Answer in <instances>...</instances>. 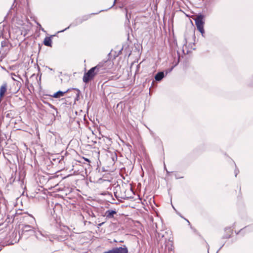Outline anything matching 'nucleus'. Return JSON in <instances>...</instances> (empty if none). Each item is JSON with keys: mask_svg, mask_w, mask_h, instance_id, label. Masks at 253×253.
Masks as SVG:
<instances>
[{"mask_svg": "<svg viewBox=\"0 0 253 253\" xmlns=\"http://www.w3.org/2000/svg\"><path fill=\"white\" fill-rule=\"evenodd\" d=\"M117 211L113 210H108L105 212V216L108 218H112L114 214H116Z\"/></svg>", "mask_w": 253, "mask_h": 253, "instance_id": "6", "label": "nucleus"}, {"mask_svg": "<svg viewBox=\"0 0 253 253\" xmlns=\"http://www.w3.org/2000/svg\"><path fill=\"white\" fill-rule=\"evenodd\" d=\"M171 232L169 231H162L161 232L158 233L160 240L162 238L165 239L166 247L168 248L169 251H172L173 249L172 238L171 237Z\"/></svg>", "mask_w": 253, "mask_h": 253, "instance_id": "1", "label": "nucleus"}, {"mask_svg": "<svg viewBox=\"0 0 253 253\" xmlns=\"http://www.w3.org/2000/svg\"><path fill=\"white\" fill-rule=\"evenodd\" d=\"M8 51V47L6 42H1V47L0 49V58H4Z\"/></svg>", "mask_w": 253, "mask_h": 253, "instance_id": "4", "label": "nucleus"}, {"mask_svg": "<svg viewBox=\"0 0 253 253\" xmlns=\"http://www.w3.org/2000/svg\"><path fill=\"white\" fill-rule=\"evenodd\" d=\"M164 77V73L162 72H159L158 73H157L155 77V79L156 81H161L163 78Z\"/></svg>", "mask_w": 253, "mask_h": 253, "instance_id": "9", "label": "nucleus"}, {"mask_svg": "<svg viewBox=\"0 0 253 253\" xmlns=\"http://www.w3.org/2000/svg\"><path fill=\"white\" fill-rule=\"evenodd\" d=\"M237 172H236V173H235V176H237Z\"/></svg>", "mask_w": 253, "mask_h": 253, "instance_id": "16", "label": "nucleus"}, {"mask_svg": "<svg viewBox=\"0 0 253 253\" xmlns=\"http://www.w3.org/2000/svg\"><path fill=\"white\" fill-rule=\"evenodd\" d=\"M87 18H88V17L87 16H84V19H81V18H78L77 19V24L81 23L83 21L87 20Z\"/></svg>", "mask_w": 253, "mask_h": 253, "instance_id": "11", "label": "nucleus"}, {"mask_svg": "<svg viewBox=\"0 0 253 253\" xmlns=\"http://www.w3.org/2000/svg\"><path fill=\"white\" fill-rule=\"evenodd\" d=\"M45 45L51 47L52 46V40L50 37H46L43 41Z\"/></svg>", "mask_w": 253, "mask_h": 253, "instance_id": "7", "label": "nucleus"}, {"mask_svg": "<svg viewBox=\"0 0 253 253\" xmlns=\"http://www.w3.org/2000/svg\"><path fill=\"white\" fill-rule=\"evenodd\" d=\"M104 222H102V223H100L99 224H98V227L99 228V227L101 226L103 224H104Z\"/></svg>", "mask_w": 253, "mask_h": 253, "instance_id": "14", "label": "nucleus"}, {"mask_svg": "<svg viewBox=\"0 0 253 253\" xmlns=\"http://www.w3.org/2000/svg\"><path fill=\"white\" fill-rule=\"evenodd\" d=\"M83 159L86 162L89 163L90 162V161L89 159H88L87 158H84L83 157Z\"/></svg>", "mask_w": 253, "mask_h": 253, "instance_id": "13", "label": "nucleus"}, {"mask_svg": "<svg viewBox=\"0 0 253 253\" xmlns=\"http://www.w3.org/2000/svg\"><path fill=\"white\" fill-rule=\"evenodd\" d=\"M33 229H34V228L29 225H24L22 228L23 232L30 231Z\"/></svg>", "mask_w": 253, "mask_h": 253, "instance_id": "10", "label": "nucleus"}, {"mask_svg": "<svg viewBox=\"0 0 253 253\" xmlns=\"http://www.w3.org/2000/svg\"><path fill=\"white\" fill-rule=\"evenodd\" d=\"M100 66H96L91 68L87 73H85L83 77V81L85 83H87L91 81L98 73Z\"/></svg>", "mask_w": 253, "mask_h": 253, "instance_id": "2", "label": "nucleus"}, {"mask_svg": "<svg viewBox=\"0 0 253 253\" xmlns=\"http://www.w3.org/2000/svg\"><path fill=\"white\" fill-rule=\"evenodd\" d=\"M72 26V24H71L69 27H68L67 28H66V29H65L64 30H63L60 31L59 32H64V31H65L66 30H67V29H69V27H70V26Z\"/></svg>", "mask_w": 253, "mask_h": 253, "instance_id": "12", "label": "nucleus"}, {"mask_svg": "<svg viewBox=\"0 0 253 253\" xmlns=\"http://www.w3.org/2000/svg\"><path fill=\"white\" fill-rule=\"evenodd\" d=\"M7 91V84H3L0 87V102Z\"/></svg>", "mask_w": 253, "mask_h": 253, "instance_id": "5", "label": "nucleus"}, {"mask_svg": "<svg viewBox=\"0 0 253 253\" xmlns=\"http://www.w3.org/2000/svg\"><path fill=\"white\" fill-rule=\"evenodd\" d=\"M69 90H67L66 91L63 92L61 91H58L57 92L54 93L52 95V97L54 98H59L61 96H63L64 94L68 91Z\"/></svg>", "mask_w": 253, "mask_h": 253, "instance_id": "8", "label": "nucleus"}, {"mask_svg": "<svg viewBox=\"0 0 253 253\" xmlns=\"http://www.w3.org/2000/svg\"><path fill=\"white\" fill-rule=\"evenodd\" d=\"M115 1H116V0H114V4H113V5H114V4H115Z\"/></svg>", "mask_w": 253, "mask_h": 253, "instance_id": "15", "label": "nucleus"}, {"mask_svg": "<svg viewBox=\"0 0 253 253\" xmlns=\"http://www.w3.org/2000/svg\"><path fill=\"white\" fill-rule=\"evenodd\" d=\"M195 24L197 28V29L202 34V36H204L205 31L204 29V25L205 23L204 16L203 15H199L197 16L195 19Z\"/></svg>", "mask_w": 253, "mask_h": 253, "instance_id": "3", "label": "nucleus"}]
</instances>
